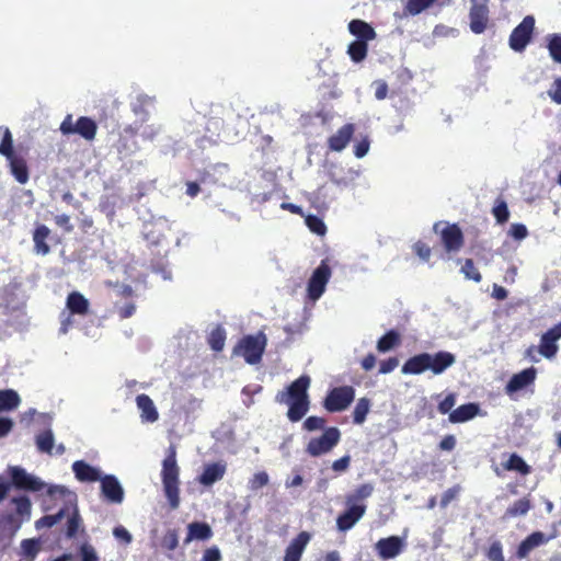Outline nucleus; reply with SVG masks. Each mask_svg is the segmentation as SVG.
<instances>
[{
    "instance_id": "7c9ffc66",
    "label": "nucleus",
    "mask_w": 561,
    "mask_h": 561,
    "mask_svg": "<svg viewBox=\"0 0 561 561\" xmlns=\"http://www.w3.org/2000/svg\"><path fill=\"white\" fill-rule=\"evenodd\" d=\"M20 403L21 398L15 390H0V412L15 410Z\"/></svg>"
},
{
    "instance_id": "6e6552de",
    "label": "nucleus",
    "mask_w": 561,
    "mask_h": 561,
    "mask_svg": "<svg viewBox=\"0 0 561 561\" xmlns=\"http://www.w3.org/2000/svg\"><path fill=\"white\" fill-rule=\"evenodd\" d=\"M355 398V389L352 386H341L331 389L323 401L328 412H341L346 410Z\"/></svg>"
},
{
    "instance_id": "39448f33",
    "label": "nucleus",
    "mask_w": 561,
    "mask_h": 561,
    "mask_svg": "<svg viewBox=\"0 0 561 561\" xmlns=\"http://www.w3.org/2000/svg\"><path fill=\"white\" fill-rule=\"evenodd\" d=\"M266 346V336L260 332L256 335H245L233 347V354L243 356L248 364L261 362Z\"/></svg>"
},
{
    "instance_id": "f03ea898",
    "label": "nucleus",
    "mask_w": 561,
    "mask_h": 561,
    "mask_svg": "<svg viewBox=\"0 0 561 561\" xmlns=\"http://www.w3.org/2000/svg\"><path fill=\"white\" fill-rule=\"evenodd\" d=\"M27 154V148L14 147L13 135L9 127L0 126V156L7 159L12 176L20 184H25L30 180Z\"/></svg>"
},
{
    "instance_id": "58836bf2",
    "label": "nucleus",
    "mask_w": 561,
    "mask_h": 561,
    "mask_svg": "<svg viewBox=\"0 0 561 561\" xmlns=\"http://www.w3.org/2000/svg\"><path fill=\"white\" fill-rule=\"evenodd\" d=\"M12 503L15 504V515L23 522L31 517L32 503L25 495L13 497Z\"/></svg>"
},
{
    "instance_id": "37998d69",
    "label": "nucleus",
    "mask_w": 561,
    "mask_h": 561,
    "mask_svg": "<svg viewBox=\"0 0 561 561\" xmlns=\"http://www.w3.org/2000/svg\"><path fill=\"white\" fill-rule=\"evenodd\" d=\"M492 214L496 219L497 224L503 225L507 222L510 218V210L507 207V203L502 197L496 198L495 204L492 208Z\"/></svg>"
},
{
    "instance_id": "393cba45",
    "label": "nucleus",
    "mask_w": 561,
    "mask_h": 561,
    "mask_svg": "<svg viewBox=\"0 0 561 561\" xmlns=\"http://www.w3.org/2000/svg\"><path fill=\"white\" fill-rule=\"evenodd\" d=\"M226 473V465L221 462H213L205 466L198 482L204 486H210L215 482L221 480Z\"/></svg>"
},
{
    "instance_id": "bb28decb",
    "label": "nucleus",
    "mask_w": 561,
    "mask_h": 561,
    "mask_svg": "<svg viewBox=\"0 0 561 561\" xmlns=\"http://www.w3.org/2000/svg\"><path fill=\"white\" fill-rule=\"evenodd\" d=\"M75 477L81 482H95L101 479L99 470L84 460H77L72 463Z\"/></svg>"
},
{
    "instance_id": "c03bdc74",
    "label": "nucleus",
    "mask_w": 561,
    "mask_h": 561,
    "mask_svg": "<svg viewBox=\"0 0 561 561\" xmlns=\"http://www.w3.org/2000/svg\"><path fill=\"white\" fill-rule=\"evenodd\" d=\"M437 0H408L404 12L410 15H417L425 9L432 7Z\"/></svg>"
},
{
    "instance_id": "20e7f679",
    "label": "nucleus",
    "mask_w": 561,
    "mask_h": 561,
    "mask_svg": "<svg viewBox=\"0 0 561 561\" xmlns=\"http://www.w3.org/2000/svg\"><path fill=\"white\" fill-rule=\"evenodd\" d=\"M161 480L170 507L176 510L180 506V468L173 446L169 448L162 461Z\"/></svg>"
},
{
    "instance_id": "1a4fd4ad",
    "label": "nucleus",
    "mask_w": 561,
    "mask_h": 561,
    "mask_svg": "<svg viewBox=\"0 0 561 561\" xmlns=\"http://www.w3.org/2000/svg\"><path fill=\"white\" fill-rule=\"evenodd\" d=\"M535 30V18L527 15L523 21L512 31L510 35V47L514 51H523L529 44Z\"/></svg>"
},
{
    "instance_id": "79ce46f5",
    "label": "nucleus",
    "mask_w": 561,
    "mask_h": 561,
    "mask_svg": "<svg viewBox=\"0 0 561 561\" xmlns=\"http://www.w3.org/2000/svg\"><path fill=\"white\" fill-rule=\"evenodd\" d=\"M370 409V400L368 398L358 399L354 411H353V422L355 424H363L369 413Z\"/></svg>"
},
{
    "instance_id": "72a5a7b5",
    "label": "nucleus",
    "mask_w": 561,
    "mask_h": 561,
    "mask_svg": "<svg viewBox=\"0 0 561 561\" xmlns=\"http://www.w3.org/2000/svg\"><path fill=\"white\" fill-rule=\"evenodd\" d=\"M374 492L371 483H364L358 485L355 491L346 495V504H364L363 501L369 497Z\"/></svg>"
},
{
    "instance_id": "864d4df0",
    "label": "nucleus",
    "mask_w": 561,
    "mask_h": 561,
    "mask_svg": "<svg viewBox=\"0 0 561 561\" xmlns=\"http://www.w3.org/2000/svg\"><path fill=\"white\" fill-rule=\"evenodd\" d=\"M550 56L557 61L561 62V35L553 34L548 45Z\"/></svg>"
},
{
    "instance_id": "9b49d317",
    "label": "nucleus",
    "mask_w": 561,
    "mask_h": 561,
    "mask_svg": "<svg viewBox=\"0 0 561 561\" xmlns=\"http://www.w3.org/2000/svg\"><path fill=\"white\" fill-rule=\"evenodd\" d=\"M469 20L470 30L474 34H482L486 30L490 20L489 0H471Z\"/></svg>"
},
{
    "instance_id": "e433bc0d",
    "label": "nucleus",
    "mask_w": 561,
    "mask_h": 561,
    "mask_svg": "<svg viewBox=\"0 0 561 561\" xmlns=\"http://www.w3.org/2000/svg\"><path fill=\"white\" fill-rule=\"evenodd\" d=\"M54 434L51 430H45L35 437V444L41 453L51 454L54 447Z\"/></svg>"
},
{
    "instance_id": "de8ad7c7",
    "label": "nucleus",
    "mask_w": 561,
    "mask_h": 561,
    "mask_svg": "<svg viewBox=\"0 0 561 561\" xmlns=\"http://www.w3.org/2000/svg\"><path fill=\"white\" fill-rule=\"evenodd\" d=\"M22 524L23 520L12 513L3 515L0 519V525L4 529H9L13 533H15L21 527Z\"/></svg>"
},
{
    "instance_id": "f257e3e1",
    "label": "nucleus",
    "mask_w": 561,
    "mask_h": 561,
    "mask_svg": "<svg viewBox=\"0 0 561 561\" xmlns=\"http://www.w3.org/2000/svg\"><path fill=\"white\" fill-rule=\"evenodd\" d=\"M309 386L310 377L302 375L294 380L286 390L277 392L275 397L276 402L288 404L287 417L293 423L300 421L309 411Z\"/></svg>"
},
{
    "instance_id": "6e6d98bb",
    "label": "nucleus",
    "mask_w": 561,
    "mask_h": 561,
    "mask_svg": "<svg viewBox=\"0 0 561 561\" xmlns=\"http://www.w3.org/2000/svg\"><path fill=\"white\" fill-rule=\"evenodd\" d=\"M456 404V394L448 393L444 400L438 403L437 410L440 414H447L453 411V408Z\"/></svg>"
},
{
    "instance_id": "49530a36",
    "label": "nucleus",
    "mask_w": 561,
    "mask_h": 561,
    "mask_svg": "<svg viewBox=\"0 0 561 561\" xmlns=\"http://www.w3.org/2000/svg\"><path fill=\"white\" fill-rule=\"evenodd\" d=\"M306 225L311 232L318 236H324L327 232V226L324 221L316 215H308L306 217Z\"/></svg>"
},
{
    "instance_id": "cd10ccee",
    "label": "nucleus",
    "mask_w": 561,
    "mask_h": 561,
    "mask_svg": "<svg viewBox=\"0 0 561 561\" xmlns=\"http://www.w3.org/2000/svg\"><path fill=\"white\" fill-rule=\"evenodd\" d=\"M213 537L211 527L205 522H193L187 525V535L184 540L190 543L193 540H208Z\"/></svg>"
},
{
    "instance_id": "4468645a",
    "label": "nucleus",
    "mask_w": 561,
    "mask_h": 561,
    "mask_svg": "<svg viewBox=\"0 0 561 561\" xmlns=\"http://www.w3.org/2000/svg\"><path fill=\"white\" fill-rule=\"evenodd\" d=\"M347 508L336 518V527L340 531L350 530L365 514L366 504H346Z\"/></svg>"
},
{
    "instance_id": "c85d7f7f",
    "label": "nucleus",
    "mask_w": 561,
    "mask_h": 561,
    "mask_svg": "<svg viewBox=\"0 0 561 561\" xmlns=\"http://www.w3.org/2000/svg\"><path fill=\"white\" fill-rule=\"evenodd\" d=\"M136 403L141 412L140 417L142 421L153 423L159 419V413L153 404V401L148 394H138L136 398Z\"/></svg>"
},
{
    "instance_id": "7ed1b4c3",
    "label": "nucleus",
    "mask_w": 561,
    "mask_h": 561,
    "mask_svg": "<svg viewBox=\"0 0 561 561\" xmlns=\"http://www.w3.org/2000/svg\"><path fill=\"white\" fill-rule=\"evenodd\" d=\"M456 357L453 353L440 351L434 355L421 353L410 357L402 366L401 371L404 375H420L430 369L434 375L443 374L453 366Z\"/></svg>"
},
{
    "instance_id": "603ef678",
    "label": "nucleus",
    "mask_w": 561,
    "mask_h": 561,
    "mask_svg": "<svg viewBox=\"0 0 561 561\" xmlns=\"http://www.w3.org/2000/svg\"><path fill=\"white\" fill-rule=\"evenodd\" d=\"M325 423H327V421L324 417L312 415V416H308L305 420L302 427H304V430H306L308 432H313L317 430L324 431Z\"/></svg>"
},
{
    "instance_id": "5701e85b",
    "label": "nucleus",
    "mask_w": 561,
    "mask_h": 561,
    "mask_svg": "<svg viewBox=\"0 0 561 561\" xmlns=\"http://www.w3.org/2000/svg\"><path fill=\"white\" fill-rule=\"evenodd\" d=\"M480 414V405L474 402L462 404L449 413L450 423H465Z\"/></svg>"
},
{
    "instance_id": "412c9836",
    "label": "nucleus",
    "mask_w": 561,
    "mask_h": 561,
    "mask_svg": "<svg viewBox=\"0 0 561 561\" xmlns=\"http://www.w3.org/2000/svg\"><path fill=\"white\" fill-rule=\"evenodd\" d=\"M310 539L309 533L300 531L287 546L283 561H300Z\"/></svg>"
},
{
    "instance_id": "a19ab883",
    "label": "nucleus",
    "mask_w": 561,
    "mask_h": 561,
    "mask_svg": "<svg viewBox=\"0 0 561 561\" xmlns=\"http://www.w3.org/2000/svg\"><path fill=\"white\" fill-rule=\"evenodd\" d=\"M503 467L505 470L517 471L523 476H526L530 472V467L517 454H512L508 460L505 463H503Z\"/></svg>"
},
{
    "instance_id": "8fccbe9b",
    "label": "nucleus",
    "mask_w": 561,
    "mask_h": 561,
    "mask_svg": "<svg viewBox=\"0 0 561 561\" xmlns=\"http://www.w3.org/2000/svg\"><path fill=\"white\" fill-rule=\"evenodd\" d=\"M270 482L268 474L265 471H260L253 474V477L249 481V488L252 491H256L267 485Z\"/></svg>"
},
{
    "instance_id": "69168bd1",
    "label": "nucleus",
    "mask_w": 561,
    "mask_h": 561,
    "mask_svg": "<svg viewBox=\"0 0 561 561\" xmlns=\"http://www.w3.org/2000/svg\"><path fill=\"white\" fill-rule=\"evenodd\" d=\"M350 463H351V456L350 455H345L336 460L333 461L332 463V469L335 471V472H343V471H346L350 467Z\"/></svg>"
},
{
    "instance_id": "338daca9",
    "label": "nucleus",
    "mask_w": 561,
    "mask_h": 561,
    "mask_svg": "<svg viewBox=\"0 0 561 561\" xmlns=\"http://www.w3.org/2000/svg\"><path fill=\"white\" fill-rule=\"evenodd\" d=\"M399 365L397 357H389L380 363L379 373L389 374Z\"/></svg>"
},
{
    "instance_id": "f3484780",
    "label": "nucleus",
    "mask_w": 561,
    "mask_h": 561,
    "mask_svg": "<svg viewBox=\"0 0 561 561\" xmlns=\"http://www.w3.org/2000/svg\"><path fill=\"white\" fill-rule=\"evenodd\" d=\"M561 337V322L548 330L540 340L538 352L546 358L553 357L558 352L557 341Z\"/></svg>"
},
{
    "instance_id": "4be33fe9",
    "label": "nucleus",
    "mask_w": 561,
    "mask_h": 561,
    "mask_svg": "<svg viewBox=\"0 0 561 561\" xmlns=\"http://www.w3.org/2000/svg\"><path fill=\"white\" fill-rule=\"evenodd\" d=\"M548 541V537L541 531H535L527 536L518 546L516 551V557L518 559H525L529 556V553L538 548L539 546L546 543Z\"/></svg>"
},
{
    "instance_id": "423d86ee",
    "label": "nucleus",
    "mask_w": 561,
    "mask_h": 561,
    "mask_svg": "<svg viewBox=\"0 0 561 561\" xmlns=\"http://www.w3.org/2000/svg\"><path fill=\"white\" fill-rule=\"evenodd\" d=\"M341 440V432L335 426L325 427L318 437H312L307 446L306 453L311 457H319L329 454Z\"/></svg>"
},
{
    "instance_id": "6ab92c4d",
    "label": "nucleus",
    "mask_w": 561,
    "mask_h": 561,
    "mask_svg": "<svg viewBox=\"0 0 561 561\" xmlns=\"http://www.w3.org/2000/svg\"><path fill=\"white\" fill-rule=\"evenodd\" d=\"M101 480V490L103 496L111 503H122L124 500V490L115 476L107 474Z\"/></svg>"
},
{
    "instance_id": "0e129e2a",
    "label": "nucleus",
    "mask_w": 561,
    "mask_h": 561,
    "mask_svg": "<svg viewBox=\"0 0 561 561\" xmlns=\"http://www.w3.org/2000/svg\"><path fill=\"white\" fill-rule=\"evenodd\" d=\"M113 535L116 539L123 541L126 545L130 543L133 540V537L129 534V531L123 526L115 527L113 529Z\"/></svg>"
},
{
    "instance_id": "a18cd8bd",
    "label": "nucleus",
    "mask_w": 561,
    "mask_h": 561,
    "mask_svg": "<svg viewBox=\"0 0 561 561\" xmlns=\"http://www.w3.org/2000/svg\"><path fill=\"white\" fill-rule=\"evenodd\" d=\"M460 272L465 275L467 279L473 280L476 283H480L482 280V275L476 267L472 259H466L463 261Z\"/></svg>"
},
{
    "instance_id": "ddd939ff",
    "label": "nucleus",
    "mask_w": 561,
    "mask_h": 561,
    "mask_svg": "<svg viewBox=\"0 0 561 561\" xmlns=\"http://www.w3.org/2000/svg\"><path fill=\"white\" fill-rule=\"evenodd\" d=\"M440 241L446 252H458L465 243V237L457 224H446L440 231Z\"/></svg>"
},
{
    "instance_id": "9d476101",
    "label": "nucleus",
    "mask_w": 561,
    "mask_h": 561,
    "mask_svg": "<svg viewBox=\"0 0 561 561\" xmlns=\"http://www.w3.org/2000/svg\"><path fill=\"white\" fill-rule=\"evenodd\" d=\"M331 277V267L327 260L321 261L320 265L313 271L308 282V297L311 300L319 299L325 290V286Z\"/></svg>"
},
{
    "instance_id": "e2e57ef3",
    "label": "nucleus",
    "mask_w": 561,
    "mask_h": 561,
    "mask_svg": "<svg viewBox=\"0 0 561 561\" xmlns=\"http://www.w3.org/2000/svg\"><path fill=\"white\" fill-rule=\"evenodd\" d=\"M510 234L516 240H523L527 237L528 231L523 224H513L510 228Z\"/></svg>"
},
{
    "instance_id": "052dcab7",
    "label": "nucleus",
    "mask_w": 561,
    "mask_h": 561,
    "mask_svg": "<svg viewBox=\"0 0 561 561\" xmlns=\"http://www.w3.org/2000/svg\"><path fill=\"white\" fill-rule=\"evenodd\" d=\"M221 558L220 549L217 546H211L204 551L201 561H220Z\"/></svg>"
},
{
    "instance_id": "13d9d810",
    "label": "nucleus",
    "mask_w": 561,
    "mask_h": 561,
    "mask_svg": "<svg viewBox=\"0 0 561 561\" xmlns=\"http://www.w3.org/2000/svg\"><path fill=\"white\" fill-rule=\"evenodd\" d=\"M460 492V486L459 485H454L449 489H447L443 495H442V499H440V507H447L448 504L455 500L458 495V493Z\"/></svg>"
},
{
    "instance_id": "774afa93",
    "label": "nucleus",
    "mask_w": 561,
    "mask_h": 561,
    "mask_svg": "<svg viewBox=\"0 0 561 561\" xmlns=\"http://www.w3.org/2000/svg\"><path fill=\"white\" fill-rule=\"evenodd\" d=\"M438 447L444 451H451L456 447V437L451 434H448L443 437L439 442Z\"/></svg>"
},
{
    "instance_id": "dca6fc26",
    "label": "nucleus",
    "mask_w": 561,
    "mask_h": 561,
    "mask_svg": "<svg viewBox=\"0 0 561 561\" xmlns=\"http://www.w3.org/2000/svg\"><path fill=\"white\" fill-rule=\"evenodd\" d=\"M536 369L534 367L526 368L517 374H514L505 386V393L512 396L531 383L536 379Z\"/></svg>"
},
{
    "instance_id": "2eb2a0df",
    "label": "nucleus",
    "mask_w": 561,
    "mask_h": 561,
    "mask_svg": "<svg viewBox=\"0 0 561 561\" xmlns=\"http://www.w3.org/2000/svg\"><path fill=\"white\" fill-rule=\"evenodd\" d=\"M403 548L404 540L399 536L381 538L375 545L378 556L383 560L396 558L402 552Z\"/></svg>"
},
{
    "instance_id": "4c0bfd02",
    "label": "nucleus",
    "mask_w": 561,
    "mask_h": 561,
    "mask_svg": "<svg viewBox=\"0 0 561 561\" xmlns=\"http://www.w3.org/2000/svg\"><path fill=\"white\" fill-rule=\"evenodd\" d=\"M70 510V506L69 505H66L65 507L60 508L58 511V513L56 514H53V515H45L43 517H41L39 519H37L35 522V527L37 529H42V528H50L53 527L54 525H56L57 523H59L65 516H66V513Z\"/></svg>"
},
{
    "instance_id": "ea45409f",
    "label": "nucleus",
    "mask_w": 561,
    "mask_h": 561,
    "mask_svg": "<svg viewBox=\"0 0 561 561\" xmlns=\"http://www.w3.org/2000/svg\"><path fill=\"white\" fill-rule=\"evenodd\" d=\"M39 551L41 542L38 539L31 538L22 540L21 554L25 558V561H34Z\"/></svg>"
},
{
    "instance_id": "09e8293b",
    "label": "nucleus",
    "mask_w": 561,
    "mask_h": 561,
    "mask_svg": "<svg viewBox=\"0 0 561 561\" xmlns=\"http://www.w3.org/2000/svg\"><path fill=\"white\" fill-rule=\"evenodd\" d=\"M489 561H504L503 546L500 540L493 541L485 552Z\"/></svg>"
},
{
    "instance_id": "4d7b16f0",
    "label": "nucleus",
    "mask_w": 561,
    "mask_h": 561,
    "mask_svg": "<svg viewBox=\"0 0 561 561\" xmlns=\"http://www.w3.org/2000/svg\"><path fill=\"white\" fill-rule=\"evenodd\" d=\"M413 251L423 261H428L432 253L431 248L421 240L413 244Z\"/></svg>"
},
{
    "instance_id": "0eeeda50",
    "label": "nucleus",
    "mask_w": 561,
    "mask_h": 561,
    "mask_svg": "<svg viewBox=\"0 0 561 561\" xmlns=\"http://www.w3.org/2000/svg\"><path fill=\"white\" fill-rule=\"evenodd\" d=\"M59 130L62 135H79L87 141L94 140L98 131L96 123L88 116H80L76 122L72 115L68 114L60 124Z\"/></svg>"
},
{
    "instance_id": "bf43d9fd",
    "label": "nucleus",
    "mask_w": 561,
    "mask_h": 561,
    "mask_svg": "<svg viewBox=\"0 0 561 561\" xmlns=\"http://www.w3.org/2000/svg\"><path fill=\"white\" fill-rule=\"evenodd\" d=\"M370 141L367 136L362 138L357 144L354 146V154L356 158H363L367 154L369 150Z\"/></svg>"
},
{
    "instance_id": "aec40b11",
    "label": "nucleus",
    "mask_w": 561,
    "mask_h": 561,
    "mask_svg": "<svg viewBox=\"0 0 561 561\" xmlns=\"http://www.w3.org/2000/svg\"><path fill=\"white\" fill-rule=\"evenodd\" d=\"M33 252L36 255L45 256L50 253L48 240L51 239V230L44 224L36 225L32 233Z\"/></svg>"
},
{
    "instance_id": "680f3d73",
    "label": "nucleus",
    "mask_w": 561,
    "mask_h": 561,
    "mask_svg": "<svg viewBox=\"0 0 561 561\" xmlns=\"http://www.w3.org/2000/svg\"><path fill=\"white\" fill-rule=\"evenodd\" d=\"M81 561H99L94 548L90 545H82L80 548Z\"/></svg>"
},
{
    "instance_id": "c756f323",
    "label": "nucleus",
    "mask_w": 561,
    "mask_h": 561,
    "mask_svg": "<svg viewBox=\"0 0 561 561\" xmlns=\"http://www.w3.org/2000/svg\"><path fill=\"white\" fill-rule=\"evenodd\" d=\"M533 508V503L529 496H524L517 501H515L512 505H510L503 515V518H515L519 516L526 515Z\"/></svg>"
},
{
    "instance_id": "b1692460",
    "label": "nucleus",
    "mask_w": 561,
    "mask_h": 561,
    "mask_svg": "<svg viewBox=\"0 0 561 561\" xmlns=\"http://www.w3.org/2000/svg\"><path fill=\"white\" fill-rule=\"evenodd\" d=\"M348 32L356 37V41L369 42L377 37L374 27L364 20L354 19L348 23Z\"/></svg>"
},
{
    "instance_id": "3c124183",
    "label": "nucleus",
    "mask_w": 561,
    "mask_h": 561,
    "mask_svg": "<svg viewBox=\"0 0 561 561\" xmlns=\"http://www.w3.org/2000/svg\"><path fill=\"white\" fill-rule=\"evenodd\" d=\"M161 546L169 551L175 550L179 546L178 531L175 529L168 530L162 538Z\"/></svg>"
},
{
    "instance_id": "f8f14e48",
    "label": "nucleus",
    "mask_w": 561,
    "mask_h": 561,
    "mask_svg": "<svg viewBox=\"0 0 561 561\" xmlns=\"http://www.w3.org/2000/svg\"><path fill=\"white\" fill-rule=\"evenodd\" d=\"M9 471L12 484L16 489L32 492H38L43 490L44 483L39 479L28 474L23 468L10 467Z\"/></svg>"
},
{
    "instance_id": "5fc2aeb1",
    "label": "nucleus",
    "mask_w": 561,
    "mask_h": 561,
    "mask_svg": "<svg viewBox=\"0 0 561 561\" xmlns=\"http://www.w3.org/2000/svg\"><path fill=\"white\" fill-rule=\"evenodd\" d=\"M540 96L543 99L549 96L557 104H561V78H556L552 87L546 93H541Z\"/></svg>"
},
{
    "instance_id": "c9c22d12",
    "label": "nucleus",
    "mask_w": 561,
    "mask_h": 561,
    "mask_svg": "<svg viewBox=\"0 0 561 561\" xmlns=\"http://www.w3.org/2000/svg\"><path fill=\"white\" fill-rule=\"evenodd\" d=\"M207 342L213 351H222L226 342V330L221 325H217L208 334Z\"/></svg>"
},
{
    "instance_id": "f704fd0d",
    "label": "nucleus",
    "mask_w": 561,
    "mask_h": 561,
    "mask_svg": "<svg viewBox=\"0 0 561 561\" xmlns=\"http://www.w3.org/2000/svg\"><path fill=\"white\" fill-rule=\"evenodd\" d=\"M400 342V334L394 330H390L378 340L377 350L381 353H386L398 346Z\"/></svg>"
},
{
    "instance_id": "a878e982",
    "label": "nucleus",
    "mask_w": 561,
    "mask_h": 561,
    "mask_svg": "<svg viewBox=\"0 0 561 561\" xmlns=\"http://www.w3.org/2000/svg\"><path fill=\"white\" fill-rule=\"evenodd\" d=\"M66 307L70 314L87 316L90 311L89 300L79 291H71L67 296Z\"/></svg>"
},
{
    "instance_id": "a211bd4d",
    "label": "nucleus",
    "mask_w": 561,
    "mask_h": 561,
    "mask_svg": "<svg viewBox=\"0 0 561 561\" xmlns=\"http://www.w3.org/2000/svg\"><path fill=\"white\" fill-rule=\"evenodd\" d=\"M355 133V125L352 123L344 124L335 134L328 138V148L331 151L340 152L344 150Z\"/></svg>"
},
{
    "instance_id": "2f4dec72",
    "label": "nucleus",
    "mask_w": 561,
    "mask_h": 561,
    "mask_svg": "<svg viewBox=\"0 0 561 561\" xmlns=\"http://www.w3.org/2000/svg\"><path fill=\"white\" fill-rule=\"evenodd\" d=\"M66 515L68 516L66 524V536L68 538H73L77 536L82 525V519L77 506H70V510L66 513Z\"/></svg>"
},
{
    "instance_id": "473e14b6",
    "label": "nucleus",
    "mask_w": 561,
    "mask_h": 561,
    "mask_svg": "<svg viewBox=\"0 0 561 561\" xmlns=\"http://www.w3.org/2000/svg\"><path fill=\"white\" fill-rule=\"evenodd\" d=\"M368 54V42L353 41L347 47V55L351 60L358 64L362 62Z\"/></svg>"
}]
</instances>
